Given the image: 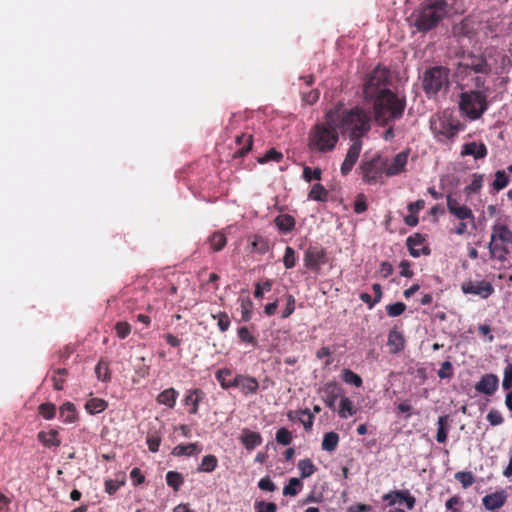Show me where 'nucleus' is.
Listing matches in <instances>:
<instances>
[{
	"instance_id": "1",
	"label": "nucleus",
	"mask_w": 512,
	"mask_h": 512,
	"mask_svg": "<svg viewBox=\"0 0 512 512\" xmlns=\"http://www.w3.org/2000/svg\"><path fill=\"white\" fill-rule=\"evenodd\" d=\"M369 129L370 117L363 109L338 104L326 112L323 122L312 127L308 135V147L314 152H330L336 147L340 135L357 138Z\"/></svg>"
},
{
	"instance_id": "2",
	"label": "nucleus",
	"mask_w": 512,
	"mask_h": 512,
	"mask_svg": "<svg viewBox=\"0 0 512 512\" xmlns=\"http://www.w3.org/2000/svg\"><path fill=\"white\" fill-rule=\"evenodd\" d=\"M410 151L404 150L390 157L376 156L362 164L363 178L367 182H376L378 175L387 177L401 176L408 170Z\"/></svg>"
},
{
	"instance_id": "3",
	"label": "nucleus",
	"mask_w": 512,
	"mask_h": 512,
	"mask_svg": "<svg viewBox=\"0 0 512 512\" xmlns=\"http://www.w3.org/2000/svg\"><path fill=\"white\" fill-rule=\"evenodd\" d=\"M372 100L375 120L382 125L399 118L405 108L404 100L390 90H381V94Z\"/></svg>"
},
{
	"instance_id": "4",
	"label": "nucleus",
	"mask_w": 512,
	"mask_h": 512,
	"mask_svg": "<svg viewBox=\"0 0 512 512\" xmlns=\"http://www.w3.org/2000/svg\"><path fill=\"white\" fill-rule=\"evenodd\" d=\"M446 14V2L433 0L415 11L412 15L413 25L420 31H426L433 28Z\"/></svg>"
},
{
	"instance_id": "5",
	"label": "nucleus",
	"mask_w": 512,
	"mask_h": 512,
	"mask_svg": "<svg viewBox=\"0 0 512 512\" xmlns=\"http://www.w3.org/2000/svg\"><path fill=\"white\" fill-rule=\"evenodd\" d=\"M460 110L469 118L476 119L486 110V97L479 91H469L461 94Z\"/></svg>"
},
{
	"instance_id": "6",
	"label": "nucleus",
	"mask_w": 512,
	"mask_h": 512,
	"mask_svg": "<svg viewBox=\"0 0 512 512\" xmlns=\"http://www.w3.org/2000/svg\"><path fill=\"white\" fill-rule=\"evenodd\" d=\"M448 84V71L443 67H434L424 73L422 85L428 94H436L445 90Z\"/></svg>"
},
{
	"instance_id": "7",
	"label": "nucleus",
	"mask_w": 512,
	"mask_h": 512,
	"mask_svg": "<svg viewBox=\"0 0 512 512\" xmlns=\"http://www.w3.org/2000/svg\"><path fill=\"white\" fill-rule=\"evenodd\" d=\"M389 74L383 67H376L368 76L364 84V97L366 100L375 99L381 90H388L386 88Z\"/></svg>"
},
{
	"instance_id": "8",
	"label": "nucleus",
	"mask_w": 512,
	"mask_h": 512,
	"mask_svg": "<svg viewBox=\"0 0 512 512\" xmlns=\"http://www.w3.org/2000/svg\"><path fill=\"white\" fill-rule=\"evenodd\" d=\"M511 242L512 232L505 225L497 224L493 227L489 248L494 257L503 260L506 253L505 247Z\"/></svg>"
},
{
	"instance_id": "9",
	"label": "nucleus",
	"mask_w": 512,
	"mask_h": 512,
	"mask_svg": "<svg viewBox=\"0 0 512 512\" xmlns=\"http://www.w3.org/2000/svg\"><path fill=\"white\" fill-rule=\"evenodd\" d=\"M431 128L437 134L452 137L459 131L460 124L453 118L451 112L444 111L431 120Z\"/></svg>"
},
{
	"instance_id": "10",
	"label": "nucleus",
	"mask_w": 512,
	"mask_h": 512,
	"mask_svg": "<svg viewBox=\"0 0 512 512\" xmlns=\"http://www.w3.org/2000/svg\"><path fill=\"white\" fill-rule=\"evenodd\" d=\"M447 209L449 213L457 220L459 221H474L475 217L472 212V210L466 206L465 204H462L459 200L452 197L451 195L447 196Z\"/></svg>"
},
{
	"instance_id": "11",
	"label": "nucleus",
	"mask_w": 512,
	"mask_h": 512,
	"mask_svg": "<svg viewBox=\"0 0 512 512\" xmlns=\"http://www.w3.org/2000/svg\"><path fill=\"white\" fill-rule=\"evenodd\" d=\"M461 290L465 294H474L482 298H487L494 291L492 285L486 281H466L462 284Z\"/></svg>"
},
{
	"instance_id": "12",
	"label": "nucleus",
	"mask_w": 512,
	"mask_h": 512,
	"mask_svg": "<svg viewBox=\"0 0 512 512\" xmlns=\"http://www.w3.org/2000/svg\"><path fill=\"white\" fill-rule=\"evenodd\" d=\"M359 138L360 137L351 138L353 140V143L348 149L345 159L341 165L342 175H347L352 170L353 166L355 165L359 158L362 148V144Z\"/></svg>"
},
{
	"instance_id": "13",
	"label": "nucleus",
	"mask_w": 512,
	"mask_h": 512,
	"mask_svg": "<svg viewBox=\"0 0 512 512\" xmlns=\"http://www.w3.org/2000/svg\"><path fill=\"white\" fill-rule=\"evenodd\" d=\"M359 138L360 137L351 138L353 140V143L348 149L345 159L341 165L342 175H347L352 170L353 166L355 165L359 158L362 148V144Z\"/></svg>"
},
{
	"instance_id": "14",
	"label": "nucleus",
	"mask_w": 512,
	"mask_h": 512,
	"mask_svg": "<svg viewBox=\"0 0 512 512\" xmlns=\"http://www.w3.org/2000/svg\"><path fill=\"white\" fill-rule=\"evenodd\" d=\"M233 383L234 387H238L244 394L255 393L259 386L256 379L243 375H236Z\"/></svg>"
},
{
	"instance_id": "15",
	"label": "nucleus",
	"mask_w": 512,
	"mask_h": 512,
	"mask_svg": "<svg viewBox=\"0 0 512 512\" xmlns=\"http://www.w3.org/2000/svg\"><path fill=\"white\" fill-rule=\"evenodd\" d=\"M498 378L495 375L488 374L482 377V379L475 386L476 390L485 394H492L497 389Z\"/></svg>"
},
{
	"instance_id": "16",
	"label": "nucleus",
	"mask_w": 512,
	"mask_h": 512,
	"mask_svg": "<svg viewBox=\"0 0 512 512\" xmlns=\"http://www.w3.org/2000/svg\"><path fill=\"white\" fill-rule=\"evenodd\" d=\"M407 245L410 253L414 257H418L421 254H427L428 251L424 246V238L420 234H416L407 239Z\"/></svg>"
},
{
	"instance_id": "17",
	"label": "nucleus",
	"mask_w": 512,
	"mask_h": 512,
	"mask_svg": "<svg viewBox=\"0 0 512 512\" xmlns=\"http://www.w3.org/2000/svg\"><path fill=\"white\" fill-rule=\"evenodd\" d=\"M506 501L505 492H495L493 494L487 495L483 498V505L488 510H495L504 505Z\"/></svg>"
},
{
	"instance_id": "18",
	"label": "nucleus",
	"mask_w": 512,
	"mask_h": 512,
	"mask_svg": "<svg viewBox=\"0 0 512 512\" xmlns=\"http://www.w3.org/2000/svg\"><path fill=\"white\" fill-rule=\"evenodd\" d=\"M487 150L483 143L471 142L463 146L462 155H471L475 159H480L486 156Z\"/></svg>"
},
{
	"instance_id": "19",
	"label": "nucleus",
	"mask_w": 512,
	"mask_h": 512,
	"mask_svg": "<svg viewBox=\"0 0 512 512\" xmlns=\"http://www.w3.org/2000/svg\"><path fill=\"white\" fill-rule=\"evenodd\" d=\"M204 393L200 389H192L189 390L187 395L185 396V404L191 406V413L196 414L198 411V405L200 401L203 399Z\"/></svg>"
},
{
	"instance_id": "20",
	"label": "nucleus",
	"mask_w": 512,
	"mask_h": 512,
	"mask_svg": "<svg viewBox=\"0 0 512 512\" xmlns=\"http://www.w3.org/2000/svg\"><path fill=\"white\" fill-rule=\"evenodd\" d=\"M177 397L178 392L174 388H168L158 395L157 402L159 404L166 405L169 408H173L175 406Z\"/></svg>"
},
{
	"instance_id": "21",
	"label": "nucleus",
	"mask_w": 512,
	"mask_h": 512,
	"mask_svg": "<svg viewBox=\"0 0 512 512\" xmlns=\"http://www.w3.org/2000/svg\"><path fill=\"white\" fill-rule=\"evenodd\" d=\"M107 408V402L100 398L91 397L85 404V410L91 414H98Z\"/></svg>"
},
{
	"instance_id": "22",
	"label": "nucleus",
	"mask_w": 512,
	"mask_h": 512,
	"mask_svg": "<svg viewBox=\"0 0 512 512\" xmlns=\"http://www.w3.org/2000/svg\"><path fill=\"white\" fill-rule=\"evenodd\" d=\"M337 412L341 418L345 419L353 416L357 412V409L349 398L342 396L340 398L339 409Z\"/></svg>"
},
{
	"instance_id": "23",
	"label": "nucleus",
	"mask_w": 512,
	"mask_h": 512,
	"mask_svg": "<svg viewBox=\"0 0 512 512\" xmlns=\"http://www.w3.org/2000/svg\"><path fill=\"white\" fill-rule=\"evenodd\" d=\"M388 346L390 351L393 353L401 351L404 347V338L402 334L398 331H391L388 336Z\"/></svg>"
},
{
	"instance_id": "24",
	"label": "nucleus",
	"mask_w": 512,
	"mask_h": 512,
	"mask_svg": "<svg viewBox=\"0 0 512 512\" xmlns=\"http://www.w3.org/2000/svg\"><path fill=\"white\" fill-rule=\"evenodd\" d=\"M201 452V448L196 443H190L186 445H178L176 446L172 454L175 456H192Z\"/></svg>"
},
{
	"instance_id": "25",
	"label": "nucleus",
	"mask_w": 512,
	"mask_h": 512,
	"mask_svg": "<svg viewBox=\"0 0 512 512\" xmlns=\"http://www.w3.org/2000/svg\"><path fill=\"white\" fill-rule=\"evenodd\" d=\"M60 416L66 423H73L77 420L76 407L71 402H66L60 407Z\"/></svg>"
},
{
	"instance_id": "26",
	"label": "nucleus",
	"mask_w": 512,
	"mask_h": 512,
	"mask_svg": "<svg viewBox=\"0 0 512 512\" xmlns=\"http://www.w3.org/2000/svg\"><path fill=\"white\" fill-rule=\"evenodd\" d=\"M322 259V253L317 250H308L305 253L304 262L308 268L318 269Z\"/></svg>"
},
{
	"instance_id": "27",
	"label": "nucleus",
	"mask_w": 512,
	"mask_h": 512,
	"mask_svg": "<svg viewBox=\"0 0 512 512\" xmlns=\"http://www.w3.org/2000/svg\"><path fill=\"white\" fill-rule=\"evenodd\" d=\"M241 440L244 446L249 450H252L261 444L260 435L252 431H245L241 437Z\"/></svg>"
},
{
	"instance_id": "28",
	"label": "nucleus",
	"mask_w": 512,
	"mask_h": 512,
	"mask_svg": "<svg viewBox=\"0 0 512 512\" xmlns=\"http://www.w3.org/2000/svg\"><path fill=\"white\" fill-rule=\"evenodd\" d=\"M38 439L43 445L47 447L60 445V440L57 438L56 430H51L48 433L40 432L38 434Z\"/></svg>"
},
{
	"instance_id": "29",
	"label": "nucleus",
	"mask_w": 512,
	"mask_h": 512,
	"mask_svg": "<svg viewBox=\"0 0 512 512\" xmlns=\"http://www.w3.org/2000/svg\"><path fill=\"white\" fill-rule=\"evenodd\" d=\"M275 224L278 229L282 232H288L293 229L295 225V220L290 215H280L275 219Z\"/></svg>"
},
{
	"instance_id": "30",
	"label": "nucleus",
	"mask_w": 512,
	"mask_h": 512,
	"mask_svg": "<svg viewBox=\"0 0 512 512\" xmlns=\"http://www.w3.org/2000/svg\"><path fill=\"white\" fill-rule=\"evenodd\" d=\"M216 377H217L218 381L220 382V385L222 386V388L227 389L229 387L234 386L233 382H234L235 376H232V373L230 370H227V369L219 370L216 373Z\"/></svg>"
},
{
	"instance_id": "31",
	"label": "nucleus",
	"mask_w": 512,
	"mask_h": 512,
	"mask_svg": "<svg viewBox=\"0 0 512 512\" xmlns=\"http://www.w3.org/2000/svg\"><path fill=\"white\" fill-rule=\"evenodd\" d=\"M437 441L444 443L447 440L448 416H441L438 419Z\"/></svg>"
},
{
	"instance_id": "32",
	"label": "nucleus",
	"mask_w": 512,
	"mask_h": 512,
	"mask_svg": "<svg viewBox=\"0 0 512 512\" xmlns=\"http://www.w3.org/2000/svg\"><path fill=\"white\" fill-rule=\"evenodd\" d=\"M339 442V437L334 432L327 433L322 441V449L325 451H333Z\"/></svg>"
},
{
	"instance_id": "33",
	"label": "nucleus",
	"mask_w": 512,
	"mask_h": 512,
	"mask_svg": "<svg viewBox=\"0 0 512 512\" xmlns=\"http://www.w3.org/2000/svg\"><path fill=\"white\" fill-rule=\"evenodd\" d=\"M461 67L472 69L475 72H484L486 64L482 59H466L461 63Z\"/></svg>"
},
{
	"instance_id": "34",
	"label": "nucleus",
	"mask_w": 512,
	"mask_h": 512,
	"mask_svg": "<svg viewBox=\"0 0 512 512\" xmlns=\"http://www.w3.org/2000/svg\"><path fill=\"white\" fill-rule=\"evenodd\" d=\"M217 466V458L213 455L203 457L199 470L203 472H212Z\"/></svg>"
},
{
	"instance_id": "35",
	"label": "nucleus",
	"mask_w": 512,
	"mask_h": 512,
	"mask_svg": "<svg viewBox=\"0 0 512 512\" xmlns=\"http://www.w3.org/2000/svg\"><path fill=\"white\" fill-rule=\"evenodd\" d=\"M302 484L298 478H291L289 484L284 487L283 494L285 496H296Z\"/></svg>"
},
{
	"instance_id": "36",
	"label": "nucleus",
	"mask_w": 512,
	"mask_h": 512,
	"mask_svg": "<svg viewBox=\"0 0 512 512\" xmlns=\"http://www.w3.org/2000/svg\"><path fill=\"white\" fill-rule=\"evenodd\" d=\"M298 469L301 473L302 478L309 477L315 471L314 465L312 464V462L309 459L301 460L298 463Z\"/></svg>"
},
{
	"instance_id": "37",
	"label": "nucleus",
	"mask_w": 512,
	"mask_h": 512,
	"mask_svg": "<svg viewBox=\"0 0 512 512\" xmlns=\"http://www.w3.org/2000/svg\"><path fill=\"white\" fill-rule=\"evenodd\" d=\"M38 410L41 416L50 420L55 416L56 407L52 403H44L39 406Z\"/></svg>"
},
{
	"instance_id": "38",
	"label": "nucleus",
	"mask_w": 512,
	"mask_h": 512,
	"mask_svg": "<svg viewBox=\"0 0 512 512\" xmlns=\"http://www.w3.org/2000/svg\"><path fill=\"white\" fill-rule=\"evenodd\" d=\"M326 195L327 191L320 184H315L309 193V197L317 201L323 200L326 197Z\"/></svg>"
},
{
	"instance_id": "39",
	"label": "nucleus",
	"mask_w": 512,
	"mask_h": 512,
	"mask_svg": "<svg viewBox=\"0 0 512 512\" xmlns=\"http://www.w3.org/2000/svg\"><path fill=\"white\" fill-rule=\"evenodd\" d=\"M210 243L215 251H219L226 244V237L221 233H215L210 238Z\"/></svg>"
},
{
	"instance_id": "40",
	"label": "nucleus",
	"mask_w": 512,
	"mask_h": 512,
	"mask_svg": "<svg viewBox=\"0 0 512 512\" xmlns=\"http://www.w3.org/2000/svg\"><path fill=\"white\" fill-rule=\"evenodd\" d=\"M508 184V176L504 171H498L495 175V180L493 182V187L496 190H501Z\"/></svg>"
},
{
	"instance_id": "41",
	"label": "nucleus",
	"mask_w": 512,
	"mask_h": 512,
	"mask_svg": "<svg viewBox=\"0 0 512 512\" xmlns=\"http://www.w3.org/2000/svg\"><path fill=\"white\" fill-rule=\"evenodd\" d=\"M166 480L168 485L173 487L175 490H177L183 482L181 475L176 472H168Z\"/></svg>"
},
{
	"instance_id": "42",
	"label": "nucleus",
	"mask_w": 512,
	"mask_h": 512,
	"mask_svg": "<svg viewBox=\"0 0 512 512\" xmlns=\"http://www.w3.org/2000/svg\"><path fill=\"white\" fill-rule=\"evenodd\" d=\"M283 262L287 269H290L295 266V263H296L295 251L291 247H286Z\"/></svg>"
},
{
	"instance_id": "43",
	"label": "nucleus",
	"mask_w": 512,
	"mask_h": 512,
	"mask_svg": "<svg viewBox=\"0 0 512 512\" xmlns=\"http://www.w3.org/2000/svg\"><path fill=\"white\" fill-rule=\"evenodd\" d=\"M95 373L97 378L102 381H107L110 377L108 366L102 361L96 366Z\"/></svg>"
},
{
	"instance_id": "44",
	"label": "nucleus",
	"mask_w": 512,
	"mask_h": 512,
	"mask_svg": "<svg viewBox=\"0 0 512 512\" xmlns=\"http://www.w3.org/2000/svg\"><path fill=\"white\" fill-rule=\"evenodd\" d=\"M125 483V476L121 475V478L119 480L113 481V480H107L105 482V490L109 494H113L120 486H122Z\"/></svg>"
},
{
	"instance_id": "45",
	"label": "nucleus",
	"mask_w": 512,
	"mask_h": 512,
	"mask_svg": "<svg viewBox=\"0 0 512 512\" xmlns=\"http://www.w3.org/2000/svg\"><path fill=\"white\" fill-rule=\"evenodd\" d=\"M282 157H283L282 153H280L274 149H271L263 157L259 158V162L260 163H266L269 161L279 162L282 159Z\"/></svg>"
},
{
	"instance_id": "46",
	"label": "nucleus",
	"mask_w": 512,
	"mask_h": 512,
	"mask_svg": "<svg viewBox=\"0 0 512 512\" xmlns=\"http://www.w3.org/2000/svg\"><path fill=\"white\" fill-rule=\"evenodd\" d=\"M343 379L345 382L353 384L357 387H359L362 384L361 378L350 370H344Z\"/></svg>"
},
{
	"instance_id": "47",
	"label": "nucleus",
	"mask_w": 512,
	"mask_h": 512,
	"mask_svg": "<svg viewBox=\"0 0 512 512\" xmlns=\"http://www.w3.org/2000/svg\"><path fill=\"white\" fill-rule=\"evenodd\" d=\"M252 302L250 299H243L241 302L242 319L248 321L251 318Z\"/></svg>"
},
{
	"instance_id": "48",
	"label": "nucleus",
	"mask_w": 512,
	"mask_h": 512,
	"mask_svg": "<svg viewBox=\"0 0 512 512\" xmlns=\"http://www.w3.org/2000/svg\"><path fill=\"white\" fill-rule=\"evenodd\" d=\"M482 182H483L482 175H474L472 182L466 188V190L468 191V193H476L482 187Z\"/></svg>"
},
{
	"instance_id": "49",
	"label": "nucleus",
	"mask_w": 512,
	"mask_h": 512,
	"mask_svg": "<svg viewBox=\"0 0 512 512\" xmlns=\"http://www.w3.org/2000/svg\"><path fill=\"white\" fill-rule=\"evenodd\" d=\"M456 479L463 485L464 488H467L473 483V476L468 472H458L455 475Z\"/></svg>"
},
{
	"instance_id": "50",
	"label": "nucleus",
	"mask_w": 512,
	"mask_h": 512,
	"mask_svg": "<svg viewBox=\"0 0 512 512\" xmlns=\"http://www.w3.org/2000/svg\"><path fill=\"white\" fill-rule=\"evenodd\" d=\"M405 308V304L397 302L395 304L389 305L387 307V311L390 316L395 317L401 315L404 312Z\"/></svg>"
},
{
	"instance_id": "51",
	"label": "nucleus",
	"mask_w": 512,
	"mask_h": 512,
	"mask_svg": "<svg viewBox=\"0 0 512 512\" xmlns=\"http://www.w3.org/2000/svg\"><path fill=\"white\" fill-rule=\"evenodd\" d=\"M214 318H217V324L219 329L224 332L229 328L230 320L227 314L220 313L217 316H213Z\"/></svg>"
},
{
	"instance_id": "52",
	"label": "nucleus",
	"mask_w": 512,
	"mask_h": 512,
	"mask_svg": "<svg viewBox=\"0 0 512 512\" xmlns=\"http://www.w3.org/2000/svg\"><path fill=\"white\" fill-rule=\"evenodd\" d=\"M474 221H459V224L457 225V227L455 228V232L458 234V235H464L466 234L468 231H469V228H473L474 227Z\"/></svg>"
},
{
	"instance_id": "53",
	"label": "nucleus",
	"mask_w": 512,
	"mask_h": 512,
	"mask_svg": "<svg viewBox=\"0 0 512 512\" xmlns=\"http://www.w3.org/2000/svg\"><path fill=\"white\" fill-rule=\"evenodd\" d=\"M256 512H276V505L274 503L258 502L255 505Z\"/></svg>"
},
{
	"instance_id": "54",
	"label": "nucleus",
	"mask_w": 512,
	"mask_h": 512,
	"mask_svg": "<svg viewBox=\"0 0 512 512\" xmlns=\"http://www.w3.org/2000/svg\"><path fill=\"white\" fill-rule=\"evenodd\" d=\"M303 174H304V178L307 181H312L313 179L319 180L320 176H321V170L318 168L312 170L311 168L306 167V168H304Z\"/></svg>"
},
{
	"instance_id": "55",
	"label": "nucleus",
	"mask_w": 512,
	"mask_h": 512,
	"mask_svg": "<svg viewBox=\"0 0 512 512\" xmlns=\"http://www.w3.org/2000/svg\"><path fill=\"white\" fill-rule=\"evenodd\" d=\"M276 439L279 443L287 445L291 442V434L286 429H280L276 434Z\"/></svg>"
},
{
	"instance_id": "56",
	"label": "nucleus",
	"mask_w": 512,
	"mask_h": 512,
	"mask_svg": "<svg viewBox=\"0 0 512 512\" xmlns=\"http://www.w3.org/2000/svg\"><path fill=\"white\" fill-rule=\"evenodd\" d=\"M404 497L403 491H394L383 496V499L388 501L390 505L395 504L397 501L402 500Z\"/></svg>"
},
{
	"instance_id": "57",
	"label": "nucleus",
	"mask_w": 512,
	"mask_h": 512,
	"mask_svg": "<svg viewBox=\"0 0 512 512\" xmlns=\"http://www.w3.org/2000/svg\"><path fill=\"white\" fill-rule=\"evenodd\" d=\"M502 385L505 389H509L512 386V364L505 368Z\"/></svg>"
},
{
	"instance_id": "58",
	"label": "nucleus",
	"mask_w": 512,
	"mask_h": 512,
	"mask_svg": "<svg viewBox=\"0 0 512 512\" xmlns=\"http://www.w3.org/2000/svg\"><path fill=\"white\" fill-rule=\"evenodd\" d=\"M64 374H65L64 370H59L57 372V374H55L53 376L52 380H53V385H54L55 389L61 390L63 388Z\"/></svg>"
},
{
	"instance_id": "59",
	"label": "nucleus",
	"mask_w": 512,
	"mask_h": 512,
	"mask_svg": "<svg viewBox=\"0 0 512 512\" xmlns=\"http://www.w3.org/2000/svg\"><path fill=\"white\" fill-rule=\"evenodd\" d=\"M117 335L121 338H125L130 333V325L126 322H119L116 325Z\"/></svg>"
},
{
	"instance_id": "60",
	"label": "nucleus",
	"mask_w": 512,
	"mask_h": 512,
	"mask_svg": "<svg viewBox=\"0 0 512 512\" xmlns=\"http://www.w3.org/2000/svg\"><path fill=\"white\" fill-rule=\"evenodd\" d=\"M367 209V203L364 196L359 195L354 203V210L356 213H363Z\"/></svg>"
},
{
	"instance_id": "61",
	"label": "nucleus",
	"mask_w": 512,
	"mask_h": 512,
	"mask_svg": "<svg viewBox=\"0 0 512 512\" xmlns=\"http://www.w3.org/2000/svg\"><path fill=\"white\" fill-rule=\"evenodd\" d=\"M252 250L265 252L267 249L266 243L259 237H255V239L251 242Z\"/></svg>"
},
{
	"instance_id": "62",
	"label": "nucleus",
	"mask_w": 512,
	"mask_h": 512,
	"mask_svg": "<svg viewBox=\"0 0 512 512\" xmlns=\"http://www.w3.org/2000/svg\"><path fill=\"white\" fill-rule=\"evenodd\" d=\"M487 419L492 425H499L503 421V418L498 411H490L487 415Z\"/></svg>"
},
{
	"instance_id": "63",
	"label": "nucleus",
	"mask_w": 512,
	"mask_h": 512,
	"mask_svg": "<svg viewBox=\"0 0 512 512\" xmlns=\"http://www.w3.org/2000/svg\"><path fill=\"white\" fill-rule=\"evenodd\" d=\"M271 287H272V284L269 281H266L263 284H257L254 294L256 297L260 298L263 296V292L270 291Z\"/></svg>"
},
{
	"instance_id": "64",
	"label": "nucleus",
	"mask_w": 512,
	"mask_h": 512,
	"mask_svg": "<svg viewBox=\"0 0 512 512\" xmlns=\"http://www.w3.org/2000/svg\"><path fill=\"white\" fill-rule=\"evenodd\" d=\"M258 486H259L260 489L266 490V491H273L275 489V485L267 477L266 478H262L259 481Z\"/></svg>"
}]
</instances>
